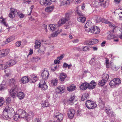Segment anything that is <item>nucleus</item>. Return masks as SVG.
I'll list each match as a JSON object with an SVG mask.
<instances>
[{
    "label": "nucleus",
    "instance_id": "nucleus-36",
    "mask_svg": "<svg viewBox=\"0 0 122 122\" xmlns=\"http://www.w3.org/2000/svg\"><path fill=\"white\" fill-rule=\"evenodd\" d=\"M70 0H63L62 2L63 5L68 6L70 4Z\"/></svg>",
    "mask_w": 122,
    "mask_h": 122
},
{
    "label": "nucleus",
    "instance_id": "nucleus-24",
    "mask_svg": "<svg viewBox=\"0 0 122 122\" xmlns=\"http://www.w3.org/2000/svg\"><path fill=\"white\" fill-rule=\"evenodd\" d=\"M96 83L94 81H91L90 84H89V89H93L96 86Z\"/></svg>",
    "mask_w": 122,
    "mask_h": 122
},
{
    "label": "nucleus",
    "instance_id": "nucleus-20",
    "mask_svg": "<svg viewBox=\"0 0 122 122\" xmlns=\"http://www.w3.org/2000/svg\"><path fill=\"white\" fill-rule=\"evenodd\" d=\"M67 21L65 18H63L61 19L58 22V26H60L64 24L66 21Z\"/></svg>",
    "mask_w": 122,
    "mask_h": 122
},
{
    "label": "nucleus",
    "instance_id": "nucleus-30",
    "mask_svg": "<svg viewBox=\"0 0 122 122\" xmlns=\"http://www.w3.org/2000/svg\"><path fill=\"white\" fill-rule=\"evenodd\" d=\"M54 7V6H53L47 7L45 9V11L46 12H51L53 11Z\"/></svg>",
    "mask_w": 122,
    "mask_h": 122
},
{
    "label": "nucleus",
    "instance_id": "nucleus-52",
    "mask_svg": "<svg viewBox=\"0 0 122 122\" xmlns=\"http://www.w3.org/2000/svg\"><path fill=\"white\" fill-rule=\"evenodd\" d=\"M111 68L113 70L115 71H116L118 69V68L117 67L116 65H113L111 67Z\"/></svg>",
    "mask_w": 122,
    "mask_h": 122
},
{
    "label": "nucleus",
    "instance_id": "nucleus-34",
    "mask_svg": "<svg viewBox=\"0 0 122 122\" xmlns=\"http://www.w3.org/2000/svg\"><path fill=\"white\" fill-rule=\"evenodd\" d=\"M78 20L82 23H84L86 20V18L85 17H80L77 18Z\"/></svg>",
    "mask_w": 122,
    "mask_h": 122
},
{
    "label": "nucleus",
    "instance_id": "nucleus-45",
    "mask_svg": "<svg viewBox=\"0 0 122 122\" xmlns=\"http://www.w3.org/2000/svg\"><path fill=\"white\" fill-rule=\"evenodd\" d=\"M11 102V100L10 97H8L6 99V104L7 105H8Z\"/></svg>",
    "mask_w": 122,
    "mask_h": 122
},
{
    "label": "nucleus",
    "instance_id": "nucleus-61",
    "mask_svg": "<svg viewBox=\"0 0 122 122\" xmlns=\"http://www.w3.org/2000/svg\"><path fill=\"white\" fill-rule=\"evenodd\" d=\"M69 23H67L65 24V29H66L69 28Z\"/></svg>",
    "mask_w": 122,
    "mask_h": 122
},
{
    "label": "nucleus",
    "instance_id": "nucleus-38",
    "mask_svg": "<svg viewBox=\"0 0 122 122\" xmlns=\"http://www.w3.org/2000/svg\"><path fill=\"white\" fill-rule=\"evenodd\" d=\"M40 59L37 56L33 57L31 59V61L32 63L37 62Z\"/></svg>",
    "mask_w": 122,
    "mask_h": 122
},
{
    "label": "nucleus",
    "instance_id": "nucleus-51",
    "mask_svg": "<svg viewBox=\"0 0 122 122\" xmlns=\"http://www.w3.org/2000/svg\"><path fill=\"white\" fill-rule=\"evenodd\" d=\"M34 5H32L30 7V9L29 10H28V11H30V13L28 14L29 15H31V13L32 12V11L33 9L34 8Z\"/></svg>",
    "mask_w": 122,
    "mask_h": 122
},
{
    "label": "nucleus",
    "instance_id": "nucleus-42",
    "mask_svg": "<svg viewBox=\"0 0 122 122\" xmlns=\"http://www.w3.org/2000/svg\"><path fill=\"white\" fill-rule=\"evenodd\" d=\"M72 65L71 64L68 65L66 63H64L63 66V67L64 68L67 67L68 69H70V67Z\"/></svg>",
    "mask_w": 122,
    "mask_h": 122
},
{
    "label": "nucleus",
    "instance_id": "nucleus-6",
    "mask_svg": "<svg viewBox=\"0 0 122 122\" xmlns=\"http://www.w3.org/2000/svg\"><path fill=\"white\" fill-rule=\"evenodd\" d=\"M13 110V109L9 107H6L2 113V116L4 118H7L8 117V112L9 110Z\"/></svg>",
    "mask_w": 122,
    "mask_h": 122
},
{
    "label": "nucleus",
    "instance_id": "nucleus-16",
    "mask_svg": "<svg viewBox=\"0 0 122 122\" xmlns=\"http://www.w3.org/2000/svg\"><path fill=\"white\" fill-rule=\"evenodd\" d=\"M30 79L32 82L34 83L37 80V77L36 74H33L30 76Z\"/></svg>",
    "mask_w": 122,
    "mask_h": 122
},
{
    "label": "nucleus",
    "instance_id": "nucleus-11",
    "mask_svg": "<svg viewBox=\"0 0 122 122\" xmlns=\"http://www.w3.org/2000/svg\"><path fill=\"white\" fill-rule=\"evenodd\" d=\"M89 32L95 34H99L100 32V29L98 27L93 26Z\"/></svg>",
    "mask_w": 122,
    "mask_h": 122
},
{
    "label": "nucleus",
    "instance_id": "nucleus-5",
    "mask_svg": "<svg viewBox=\"0 0 122 122\" xmlns=\"http://www.w3.org/2000/svg\"><path fill=\"white\" fill-rule=\"evenodd\" d=\"M85 104L86 107L89 109H93L97 107L95 102L90 100L87 101Z\"/></svg>",
    "mask_w": 122,
    "mask_h": 122
},
{
    "label": "nucleus",
    "instance_id": "nucleus-19",
    "mask_svg": "<svg viewBox=\"0 0 122 122\" xmlns=\"http://www.w3.org/2000/svg\"><path fill=\"white\" fill-rule=\"evenodd\" d=\"M9 82L10 83V85H12V86H13L12 87V88L11 90H12L13 89V88L15 86V85L18 88V86L16 84V81L14 79L12 78L10 79L9 81Z\"/></svg>",
    "mask_w": 122,
    "mask_h": 122
},
{
    "label": "nucleus",
    "instance_id": "nucleus-21",
    "mask_svg": "<svg viewBox=\"0 0 122 122\" xmlns=\"http://www.w3.org/2000/svg\"><path fill=\"white\" fill-rule=\"evenodd\" d=\"M89 84L87 83H83L80 86V88L82 90H85L87 88H89Z\"/></svg>",
    "mask_w": 122,
    "mask_h": 122
},
{
    "label": "nucleus",
    "instance_id": "nucleus-9",
    "mask_svg": "<svg viewBox=\"0 0 122 122\" xmlns=\"http://www.w3.org/2000/svg\"><path fill=\"white\" fill-rule=\"evenodd\" d=\"M101 21L103 23L107 24L110 27L113 29H114L117 27V26H116L114 24L111 23L110 22L104 19H102Z\"/></svg>",
    "mask_w": 122,
    "mask_h": 122
},
{
    "label": "nucleus",
    "instance_id": "nucleus-57",
    "mask_svg": "<svg viewBox=\"0 0 122 122\" xmlns=\"http://www.w3.org/2000/svg\"><path fill=\"white\" fill-rule=\"evenodd\" d=\"M59 67V66H56L54 68H52L51 70L52 71H54L56 70V69Z\"/></svg>",
    "mask_w": 122,
    "mask_h": 122
},
{
    "label": "nucleus",
    "instance_id": "nucleus-17",
    "mask_svg": "<svg viewBox=\"0 0 122 122\" xmlns=\"http://www.w3.org/2000/svg\"><path fill=\"white\" fill-rule=\"evenodd\" d=\"M16 63V62L14 60H10L6 63L5 65L6 66V67H9L12 66Z\"/></svg>",
    "mask_w": 122,
    "mask_h": 122
},
{
    "label": "nucleus",
    "instance_id": "nucleus-56",
    "mask_svg": "<svg viewBox=\"0 0 122 122\" xmlns=\"http://www.w3.org/2000/svg\"><path fill=\"white\" fill-rule=\"evenodd\" d=\"M95 61V58L93 57L92 58L90 61V63H91V64H93V62Z\"/></svg>",
    "mask_w": 122,
    "mask_h": 122
},
{
    "label": "nucleus",
    "instance_id": "nucleus-31",
    "mask_svg": "<svg viewBox=\"0 0 122 122\" xmlns=\"http://www.w3.org/2000/svg\"><path fill=\"white\" fill-rule=\"evenodd\" d=\"M72 13V11H71L70 12H68L65 15V18L66 19L67 21L68 20L70 19L71 15Z\"/></svg>",
    "mask_w": 122,
    "mask_h": 122
},
{
    "label": "nucleus",
    "instance_id": "nucleus-40",
    "mask_svg": "<svg viewBox=\"0 0 122 122\" xmlns=\"http://www.w3.org/2000/svg\"><path fill=\"white\" fill-rule=\"evenodd\" d=\"M107 82L106 81L102 79V80L100 81L99 82L98 84L99 85H101L102 86H103L105 85V84Z\"/></svg>",
    "mask_w": 122,
    "mask_h": 122
},
{
    "label": "nucleus",
    "instance_id": "nucleus-18",
    "mask_svg": "<svg viewBox=\"0 0 122 122\" xmlns=\"http://www.w3.org/2000/svg\"><path fill=\"white\" fill-rule=\"evenodd\" d=\"M77 101L76 97L75 96H71L69 99L68 102L71 105L73 104L75 102Z\"/></svg>",
    "mask_w": 122,
    "mask_h": 122
},
{
    "label": "nucleus",
    "instance_id": "nucleus-29",
    "mask_svg": "<svg viewBox=\"0 0 122 122\" xmlns=\"http://www.w3.org/2000/svg\"><path fill=\"white\" fill-rule=\"evenodd\" d=\"M58 26V24H51L49 25V27L51 30H55L56 28L59 27Z\"/></svg>",
    "mask_w": 122,
    "mask_h": 122
},
{
    "label": "nucleus",
    "instance_id": "nucleus-12",
    "mask_svg": "<svg viewBox=\"0 0 122 122\" xmlns=\"http://www.w3.org/2000/svg\"><path fill=\"white\" fill-rule=\"evenodd\" d=\"M8 49H3L0 51V57H2L6 56L9 53Z\"/></svg>",
    "mask_w": 122,
    "mask_h": 122
},
{
    "label": "nucleus",
    "instance_id": "nucleus-33",
    "mask_svg": "<svg viewBox=\"0 0 122 122\" xmlns=\"http://www.w3.org/2000/svg\"><path fill=\"white\" fill-rule=\"evenodd\" d=\"M102 77L103 79L107 81L109 78L108 75L106 73H104L102 75Z\"/></svg>",
    "mask_w": 122,
    "mask_h": 122
},
{
    "label": "nucleus",
    "instance_id": "nucleus-32",
    "mask_svg": "<svg viewBox=\"0 0 122 122\" xmlns=\"http://www.w3.org/2000/svg\"><path fill=\"white\" fill-rule=\"evenodd\" d=\"M88 97V94L86 93L84 94L81 98V100L82 101H84Z\"/></svg>",
    "mask_w": 122,
    "mask_h": 122
},
{
    "label": "nucleus",
    "instance_id": "nucleus-55",
    "mask_svg": "<svg viewBox=\"0 0 122 122\" xmlns=\"http://www.w3.org/2000/svg\"><path fill=\"white\" fill-rule=\"evenodd\" d=\"M64 57V56L61 55L60 56L58 57L57 58V59H58L59 61L60 60L62 59Z\"/></svg>",
    "mask_w": 122,
    "mask_h": 122
},
{
    "label": "nucleus",
    "instance_id": "nucleus-25",
    "mask_svg": "<svg viewBox=\"0 0 122 122\" xmlns=\"http://www.w3.org/2000/svg\"><path fill=\"white\" fill-rule=\"evenodd\" d=\"M67 76V75L66 74L63 73H61L59 76L60 80L62 81H64Z\"/></svg>",
    "mask_w": 122,
    "mask_h": 122
},
{
    "label": "nucleus",
    "instance_id": "nucleus-23",
    "mask_svg": "<svg viewBox=\"0 0 122 122\" xmlns=\"http://www.w3.org/2000/svg\"><path fill=\"white\" fill-rule=\"evenodd\" d=\"M64 91L63 88L61 86L58 87L56 89V92L57 93H62Z\"/></svg>",
    "mask_w": 122,
    "mask_h": 122
},
{
    "label": "nucleus",
    "instance_id": "nucleus-59",
    "mask_svg": "<svg viewBox=\"0 0 122 122\" xmlns=\"http://www.w3.org/2000/svg\"><path fill=\"white\" fill-rule=\"evenodd\" d=\"M54 63L56 64H59L60 63V62L58 59L57 60H55L54 61Z\"/></svg>",
    "mask_w": 122,
    "mask_h": 122
},
{
    "label": "nucleus",
    "instance_id": "nucleus-63",
    "mask_svg": "<svg viewBox=\"0 0 122 122\" xmlns=\"http://www.w3.org/2000/svg\"><path fill=\"white\" fill-rule=\"evenodd\" d=\"M33 51L32 49H30V50L29 53V55H31L33 53Z\"/></svg>",
    "mask_w": 122,
    "mask_h": 122
},
{
    "label": "nucleus",
    "instance_id": "nucleus-60",
    "mask_svg": "<svg viewBox=\"0 0 122 122\" xmlns=\"http://www.w3.org/2000/svg\"><path fill=\"white\" fill-rule=\"evenodd\" d=\"M81 111L78 110L77 111V115L78 116H81Z\"/></svg>",
    "mask_w": 122,
    "mask_h": 122
},
{
    "label": "nucleus",
    "instance_id": "nucleus-58",
    "mask_svg": "<svg viewBox=\"0 0 122 122\" xmlns=\"http://www.w3.org/2000/svg\"><path fill=\"white\" fill-rule=\"evenodd\" d=\"M79 41V40L78 39H74L72 40V42L73 43H77Z\"/></svg>",
    "mask_w": 122,
    "mask_h": 122
},
{
    "label": "nucleus",
    "instance_id": "nucleus-10",
    "mask_svg": "<svg viewBox=\"0 0 122 122\" xmlns=\"http://www.w3.org/2000/svg\"><path fill=\"white\" fill-rule=\"evenodd\" d=\"M41 75L43 80L45 81L48 79L49 76V72L47 71L44 70L41 73Z\"/></svg>",
    "mask_w": 122,
    "mask_h": 122
},
{
    "label": "nucleus",
    "instance_id": "nucleus-14",
    "mask_svg": "<svg viewBox=\"0 0 122 122\" xmlns=\"http://www.w3.org/2000/svg\"><path fill=\"white\" fill-rule=\"evenodd\" d=\"M10 10L11 12L9 14V16L10 18L13 19L15 17L17 11L16 9L12 8Z\"/></svg>",
    "mask_w": 122,
    "mask_h": 122
},
{
    "label": "nucleus",
    "instance_id": "nucleus-46",
    "mask_svg": "<svg viewBox=\"0 0 122 122\" xmlns=\"http://www.w3.org/2000/svg\"><path fill=\"white\" fill-rule=\"evenodd\" d=\"M17 13L18 14V16L20 18H23L25 16V15H24V14L22 13H20L19 12H17Z\"/></svg>",
    "mask_w": 122,
    "mask_h": 122
},
{
    "label": "nucleus",
    "instance_id": "nucleus-7",
    "mask_svg": "<svg viewBox=\"0 0 122 122\" xmlns=\"http://www.w3.org/2000/svg\"><path fill=\"white\" fill-rule=\"evenodd\" d=\"M93 26L92 23L90 21H87L85 25V30L86 31L89 32Z\"/></svg>",
    "mask_w": 122,
    "mask_h": 122
},
{
    "label": "nucleus",
    "instance_id": "nucleus-41",
    "mask_svg": "<svg viewBox=\"0 0 122 122\" xmlns=\"http://www.w3.org/2000/svg\"><path fill=\"white\" fill-rule=\"evenodd\" d=\"M5 19H4L2 16H1L0 18V21L6 26H7V25L5 21Z\"/></svg>",
    "mask_w": 122,
    "mask_h": 122
},
{
    "label": "nucleus",
    "instance_id": "nucleus-50",
    "mask_svg": "<svg viewBox=\"0 0 122 122\" xmlns=\"http://www.w3.org/2000/svg\"><path fill=\"white\" fill-rule=\"evenodd\" d=\"M113 112L111 110L110 111H107L106 112V113L110 116H112L113 115Z\"/></svg>",
    "mask_w": 122,
    "mask_h": 122
},
{
    "label": "nucleus",
    "instance_id": "nucleus-28",
    "mask_svg": "<svg viewBox=\"0 0 122 122\" xmlns=\"http://www.w3.org/2000/svg\"><path fill=\"white\" fill-rule=\"evenodd\" d=\"M41 105L42 106L44 107H48L49 106V104L47 100L43 101Z\"/></svg>",
    "mask_w": 122,
    "mask_h": 122
},
{
    "label": "nucleus",
    "instance_id": "nucleus-47",
    "mask_svg": "<svg viewBox=\"0 0 122 122\" xmlns=\"http://www.w3.org/2000/svg\"><path fill=\"white\" fill-rule=\"evenodd\" d=\"M90 47L89 46H85L83 48V51H87L89 50Z\"/></svg>",
    "mask_w": 122,
    "mask_h": 122
},
{
    "label": "nucleus",
    "instance_id": "nucleus-53",
    "mask_svg": "<svg viewBox=\"0 0 122 122\" xmlns=\"http://www.w3.org/2000/svg\"><path fill=\"white\" fill-rule=\"evenodd\" d=\"M77 14L80 16H83V15L81 11L77 10Z\"/></svg>",
    "mask_w": 122,
    "mask_h": 122
},
{
    "label": "nucleus",
    "instance_id": "nucleus-39",
    "mask_svg": "<svg viewBox=\"0 0 122 122\" xmlns=\"http://www.w3.org/2000/svg\"><path fill=\"white\" fill-rule=\"evenodd\" d=\"M14 39L12 37H10L8 38L6 40L5 42V44H7L9 42H10L12 41Z\"/></svg>",
    "mask_w": 122,
    "mask_h": 122
},
{
    "label": "nucleus",
    "instance_id": "nucleus-48",
    "mask_svg": "<svg viewBox=\"0 0 122 122\" xmlns=\"http://www.w3.org/2000/svg\"><path fill=\"white\" fill-rule=\"evenodd\" d=\"M58 34L57 32L56 31L55 32L53 33L51 35V36L52 37H56Z\"/></svg>",
    "mask_w": 122,
    "mask_h": 122
},
{
    "label": "nucleus",
    "instance_id": "nucleus-3",
    "mask_svg": "<svg viewBox=\"0 0 122 122\" xmlns=\"http://www.w3.org/2000/svg\"><path fill=\"white\" fill-rule=\"evenodd\" d=\"M121 83L120 79L118 78L114 79L111 81L109 83V85L112 87H115L118 86Z\"/></svg>",
    "mask_w": 122,
    "mask_h": 122
},
{
    "label": "nucleus",
    "instance_id": "nucleus-27",
    "mask_svg": "<svg viewBox=\"0 0 122 122\" xmlns=\"http://www.w3.org/2000/svg\"><path fill=\"white\" fill-rule=\"evenodd\" d=\"M21 81L23 83H26L28 82L29 81V78L26 76H24L21 79Z\"/></svg>",
    "mask_w": 122,
    "mask_h": 122
},
{
    "label": "nucleus",
    "instance_id": "nucleus-35",
    "mask_svg": "<svg viewBox=\"0 0 122 122\" xmlns=\"http://www.w3.org/2000/svg\"><path fill=\"white\" fill-rule=\"evenodd\" d=\"M41 42L40 41L36 40V41L35 47L36 49H38L41 46Z\"/></svg>",
    "mask_w": 122,
    "mask_h": 122
},
{
    "label": "nucleus",
    "instance_id": "nucleus-15",
    "mask_svg": "<svg viewBox=\"0 0 122 122\" xmlns=\"http://www.w3.org/2000/svg\"><path fill=\"white\" fill-rule=\"evenodd\" d=\"M75 113L74 110L73 109H71L68 111V117L70 119H72L74 117Z\"/></svg>",
    "mask_w": 122,
    "mask_h": 122
},
{
    "label": "nucleus",
    "instance_id": "nucleus-49",
    "mask_svg": "<svg viewBox=\"0 0 122 122\" xmlns=\"http://www.w3.org/2000/svg\"><path fill=\"white\" fill-rule=\"evenodd\" d=\"M4 103V99L2 98H0V106L2 105Z\"/></svg>",
    "mask_w": 122,
    "mask_h": 122
},
{
    "label": "nucleus",
    "instance_id": "nucleus-37",
    "mask_svg": "<svg viewBox=\"0 0 122 122\" xmlns=\"http://www.w3.org/2000/svg\"><path fill=\"white\" fill-rule=\"evenodd\" d=\"M58 82V80L56 79H54L52 80L51 81V84L53 86H55L57 85Z\"/></svg>",
    "mask_w": 122,
    "mask_h": 122
},
{
    "label": "nucleus",
    "instance_id": "nucleus-44",
    "mask_svg": "<svg viewBox=\"0 0 122 122\" xmlns=\"http://www.w3.org/2000/svg\"><path fill=\"white\" fill-rule=\"evenodd\" d=\"M111 109L112 108L109 105L107 106L106 107H105V110L106 113L107 111H110Z\"/></svg>",
    "mask_w": 122,
    "mask_h": 122
},
{
    "label": "nucleus",
    "instance_id": "nucleus-22",
    "mask_svg": "<svg viewBox=\"0 0 122 122\" xmlns=\"http://www.w3.org/2000/svg\"><path fill=\"white\" fill-rule=\"evenodd\" d=\"M76 88L75 85L72 84L67 87V90L69 92H71L74 91Z\"/></svg>",
    "mask_w": 122,
    "mask_h": 122
},
{
    "label": "nucleus",
    "instance_id": "nucleus-62",
    "mask_svg": "<svg viewBox=\"0 0 122 122\" xmlns=\"http://www.w3.org/2000/svg\"><path fill=\"white\" fill-rule=\"evenodd\" d=\"M5 88V86H4L2 85L1 86H0V90H2L4 89Z\"/></svg>",
    "mask_w": 122,
    "mask_h": 122
},
{
    "label": "nucleus",
    "instance_id": "nucleus-2",
    "mask_svg": "<svg viewBox=\"0 0 122 122\" xmlns=\"http://www.w3.org/2000/svg\"><path fill=\"white\" fill-rule=\"evenodd\" d=\"M12 90L10 91V96L13 98H14L16 96H17L20 99H23L25 97L24 93L22 92L19 91V90L16 86H15L13 88Z\"/></svg>",
    "mask_w": 122,
    "mask_h": 122
},
{
    "label": "nucleus",
    "instance_id": "nucleus-13",
    "mask_svg": "<svg viewBox=\"0 0 122 122\" xmlns=\"http://www.w3.org/2000/svg\"><path fill=\"white\" fill-rule=\"evenodd\" d=\"M40 3L41 5L45 7L50 5V2L48 0H40Z\"/></svg>",
    "mask_w": 122,
    "mask_h": 122
},
{
    "label": "nucleus",
    "instance_id": "nucleus-1",
    "mask_svg": "<svg viewBox=\"0 0 122 122\" xmlns=\"http://www.w3.org/2000/svg\"><path fill=\"white\" fill-rule=\"evenodd\" d=\"M34 116V113L31 112L27 113L25 111L22 109H19L16 112L14 115V119H17L19 118H25L26 120L28 121L31 119Z\"/></svg>",
    "mask_w": 122,
    "mask_h": 122
},
{
    "label": "nucleus",
    "instance_id": "nucleus-64",
    "mask_svg": "<svg viewBox=\"0 0 122 122\" xmlns=\"http://www.w3.org/2000/svg\"><path fill=\"white\" fill-rule=\"evenodd\" d=\"M106 43V42L104 41L102 42L101 44V46L102 47L104 46H105Z\"/></svg>",
    "mask_w": 122,
    "mask_h": 122
},
{
    "label": "nucleus",
    "instance_id": "nucleus-8",
    "mask_svg": "<svg viewBox=\"0 0 122 122\" xmlns=\"http://www.w3.org/2000/svg\"><path fill=\"white\" fill-rule=\"evenodd\" d=\"M39 87L43 90H46L47 89L48 86L44 80H42L40 81L39 83Z\"/></svg>",
    "mask_w": 122,
    "mask_h": 122
},
{
    "label": "nucleus",
    "instance_id": "nucleus-26",
    "mask_svg": "<svg viewBox=\"0 0 122 122\" xmlns=\"http://www.w3.org/2000/svg\"><path fill=\"white\" fill-rule=\"evenodd\" d=\"M98 42V40L96 39H93L89 41L88 44L89 45H92L96 44Z\"/></svg>",
    "mask_w": 122,
    "mask_h": 122
},
{
    "label": "nucleus",
    "instance_id": "nucleus-54",
    "mask_svg": "<svg viewBox=\"0 0 122 122\" xmlns=\"http://www.w3.org/2000/svg\"><path fill=\"white\" fill-rule=\"evenodd\" d=\"M21 44V42L20 41H18L16 43V46L17 47H19L20 46Z\"/></svg>",
    "mask_w": 122,
    "mask_h": 122
},
{
    "label": "nucleus",
    "instance_id": "nucleus-4",
    "mask_svg": "<svg viewBox=\"0 0 122 122\" xmlns=\"http://www.w3.org/2000/svg\"><path fill=\"white\" fill-rule=\"evenodd\" d=\"M54 117L56 122H60L63 118V114L59 112H55L54 114Z\"/></svg>",
    "mask_w": 122,
    "mask_h": 122
},
{
    "label": "nucleus",
    "instance_id": "nucleus-43",
    "mask_svg": "<svg viewBox=\"0 0 122 122\" xmlns=\"http://www.w3.org/2000/svg\"><path fill=\"white\" fill-rule=\"evenodd\" d=\"M94 19L96 20V23L99 22L101 21V20L100 17H99L95 16H94Z\"/></svg>",
    "mask_w": 122,
    "mask_h": 122
}]
</instances>
